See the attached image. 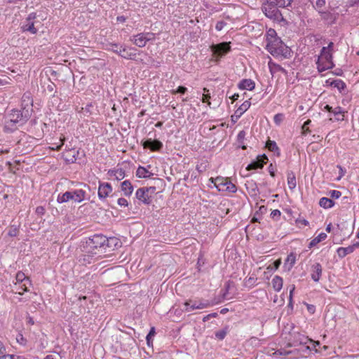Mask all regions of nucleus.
I'll list each match as a JSON object with an SVG mask.
<instances>
[{"label": "nucleus", "instance_id": "obj_1", "mask_svg": "<svg viewBox=\"0 0 359 359\" xmlns=\"http://www.w3.org/2000/svg\"><path fill=\"white\" fill-rule=\"evenodd\" d=\"M32 106L27 105L20 109H12L6 116V121L4 126V130L6 133L15 131L19 127L25 125L32 115Z\"/></svg>", "mask_w": 359, "mask_h": 359}, {"label": "nucleus", "instance_id": "obj_2", "mask_svg": "<svg viewBox=\"0 0 359 359\" xmlns=\"http://www.w3.org/2000/svg\"><path fill=\"white\" fill-rule=\"evenodd\" d=\"M266 49L274 57H290V48L283 42L280 37L268 42L266 45Z\"/></svg>", "mask_w": 359, "mask_h": 359}, {"label": "nucleus", "instance_id": "obj_3", "mask_svg": "<svg viewBox=\"0 0 359 359\" xmlns=\"http://www.w3.org/2000/svg\"><path fill=\"white\" fill-rule=\"evenodd\" d=\"M261 8L265 16L273 21L277 22H287L286 20L283 18L282 13L279 10L280 8L272 3L271 1L266 0L262 4Z\"/></svg>", "mask_w": 359, "mask_h": 359}, {"label": "nucleus", "instance_id": "obj_4", "mask_svg": "<svg viewBox=\"0 0 359 359\" xmlns=\"http://www.w3.org/2000/svg\"><path fill=\"white\" fill-rule=\"evenodd\" d=\"M86 195V191L81 189L68 191L62 194H58L57 197V202L59 203H63L72 200L75 203H79L84 201Z\"/></svg>", "mask_w": 359, "mask_h": 359}, {"label": "nucleus", "instance_id": "obj_5", "mask_svg": "<svg viewBox=\"0 0 359 359\" xmlns=\"http://www.w3.org/2000/svg\"><path fill=\"white\" fill-rule=\"evenodd\" d=\"M104 235L95 234L93 236L88 238V240L86 241V245L83 248L89 249L93 252L95 250L103 251V247H104Z\"/></svg>", "mask_w": 359, "mask_h": 359}, {"label": "nucleus", "instance_id": "obj_6", "mask_svg": "<svg viewBox=\"0 0 359 359\" xmlns=\"http://www.w3.org/2000/svg\"><path fill=\"white\" fill-rule=\"evenodd\" d=\"M213 55L218 59L226 55L231 50L230 42H222L210 46Z\"/></svg>", "mask_w": 359, "mask_h": 359}, {"label": "nucleus", "instance_id": "obj_7", "mask_svg": "<svg viewBox=\"0 0 359 359\" xmlns=\"http://www.w3.org/2000/svg\"><path fill=\"white\" fill-rule=\"evenodd\" d=\"M37 15L35 12L30 13L26 18L25 23L22 26L23 32H29L31 34H35L37 33V29L34 27V20L36 18Z\"/></svg>", "mask_w": 359, "mask_h": 359}, {"label": "nucleus", "instance_id": "obj_8", "mask_svg": "<svg viewBox=\"0 0 359 359\" xmlns=\"http://www.w3.org/2000/svg\"><path fill=\"white\" fill-rule=\"evenodd\" d=\"M104 247H103L104 252H110L115 249L121 246L120 240L114 236L107 238L104 236Z\"/></svg>", "mask_w": 359, "mask_h": 359}, {"label": "nucleus", "instance_id": "obj_9", "mask_svg": "<svg viewBox=\"0 0 359 359\" xmlns=\"http://www.w3.org/2000/svg\"><path fill=\"white\" fill-rule=\"evenodd\" d=\"M112 192V187L108 182H99L98 187V198L104 201L107 197L109 196V194Z\"/></svg>", "mask_w": 359, "mask_h": 359}, {"label": "nucleus", "instance_id": "obj_10", "mask_svg": "<svg viewBox=\"0 0 359 359\" xmlns=\"http://www.w3.org/2000/svg\"><path fill=\"white\" fill-rule=\"evenodd\" d=\"M267 161L268 157L265 154L259 155L255 161L248 165L246 170H252L262 168Z\"/></svg>", "mask_w": 359, "mask_h": 359}, {"label": "nucleus", "instance_id": "obj_11", "mask_svg": "<svg viewBox=\"0 0 359 359\" xmlns=\"http://www.w3.org/2000/svg\"><path fill=\"white\" fill-rule=\"evenodd\" d=\"M163 143L158 140L147 139L142 142L144 149H149L151 151H159L163 148Z\"/></svg>", "mask_w": 359, "mask_h": 359}, {"label": "nucleus", "instance_id": "obj_12", "mask_svg": "<svg viewBox=\"0 0 359 359\" xmlns=\"http://www.w3.org/2000/svg\"><path fill=\"white\" fill-rule=\"evenodd\" d=\"M137 49L134 47H128L123 45L121 48V54H117L120 57L127 60H135L137 56Z\"/></svg>", "mask_w": 359, "mask_h": 359}, {"label": "nucleus", "instance_id": "obj_13", "mask_svg": "<svg viewBox=\"0 0 359 359\" xmlns=\"http://www.w3.org/2000/svg\"><path fill=\"white\" fill-rule=\"evenodd\" d=\"M135 196L140 202L145 205H149L152 201L151 196L147 193V189H145V187L139 188L136 191Z\"/></svg>", "mask_w": 359, "mask_h": 359}, {"label": "nucleus", "instance_id": "obj_14", "mask_svg": "<svg viewBox=\"0 0 359 359\" xmlns=\"http://www.w3.org/2000/svg\"><path fill=\"white\" fill-rule=\"evenodd\" d=\"M191 301L189 300L184 302V305L185 308L184 309V311L186 312L191 311L194 309H203L205 308H208L210 306V302L206 300L203 302H200L199 304H196L194 302V304H191L190 302Z\"/></svg>", "mask_w": 359, "mask_h": 359}, {"label": "nucleus", "instance_id": "obj_15", "mask_svg": "<svg viewBox=\"0 0 359 359\" xmlns=\"http://www.w3.org/2000/svg\"><path fill=\"white\" fill-rule=\"evenodd\" d=\"M130 41L135 46L143 48L148 42V39L145 38L144 33H139L130 36Z\"/></svg>", "mask_w": 359, "mask_h": 359}, {"label": "nucleus", "instance_id": "obj_16", "mask_svg": "<svg viewBox=\"0 0 359 359\" xmlns=\"http://www.w3.org/2000/svg\"><path fill=\"white\" fill-rule=\"evenodd\" d=\"M96 254L97 253L95 252L85 248V254L80 256L79 261L83 265L90 264L95 259L94 255Z\"/></svg>", "mask_w": 359, "mask_h": 359}, {"label": "nucleus", "instance_id": "obj_17", "mask_svg": "<svg viewBox=\"0 0 359 359\" xmlns=\"http://www.w3.org/2000/svg\"><path fill=\"white\" fill-rule=\"evenodd\" d=\"M311 278L315 282H318L323 272L322 266L320 263H315L311 266Z\"/></svg>", "mask_w": 359, "mask_h": 359}, {"label": "nucleus", "instance_id": "obj_18", "mask_svg": "<svg viewBox=\"0 0 359 359\" xmlns=\"http://www.w3.org/2000/svg\"><path fill=\"white\" fill-rule=\"evenodd\" d=\"M240 90H252L255 88V83L250 79H242L238 84Z\"/></svg>", "mask_w": 359, "mask_h": 359}, {"label": "nucleus", "instance_id": "obj_19", "mask_svg": "<svg viewBox=\"0 0 359 359\" xmlns=\"http://www.w3.org/2000/svg\"><path fill=\"white\" fill-rule=\"evenodd\" d=\"M210 180L214 183L215 186L218 189L219 191H224L226 183L227 182L228 178L219 176L216 178H210Z\"/></svg>", "mask_w": 359, "mask_h": 359}, {"label": "nucleus", "instance_id": "obj_20", "mask_svg": "<svg viewBox=\"0 0 359 359\" xmlns=\"http://www.w3.org/2000/svg\"><path fill=\"white\" fill-rule=\"evenodd\" d=\"M318 13L320 14L322 20L327 21L329 24L334 23L336 18L334 13L328 11H323L322 10L319 11Z\"/></svg>", "mask_w": 359, "mask_h": 359}, {"label": "nucleus", "instance_id": "obj_21", "mask_svg": "<svg viewBox=\"0 0 359 359\" xmlns=\"http://www.w3.org/2000/svg\"><path fill=\"white\" fill-rule=\"evenodd\" d=\"M121 191L126 196H130L133 191V186L130 180H125L121 184Z\"/></svg>", "mask_w": 359, "mask_h": 359}, {"label": "nucleus", "instance_id": "obj_22", "mask_svg": "<svg viewBox=\"0 0 359 359\" xmlns=\"http://www.w3.org/2000/svg\"><path fill=\"white\" fill-rule=\"evenodd\" d=\"M153 175L152 172L142 166H139L136 170V176L138 178H151Z\"/></svg>", "mask_w": 359, "mask_h": 359}, {"label": "nucleus", "instance_id": "obj_23", "mask_svg": "<svg viewBox=\"0 0 359 359\" xmlns=\"http://www.w3.org/2000/svg\"><path fill=\"white\" fill-rule=\"evenodd\" d=\"M296 262V255L294 253H290L287 255V259L284 263V269L287 271H290Z\"/></svg>", "mask_w": 359, "mask_h": 359}, {"label": "nucleus", "instance_id": "obj_24", "mask_svg": "<svg viewBox=\"0 0 359 359\" xmlns=\"http://www.w3.org/2000/svg\"><path fill=\"white\" fill-rule=\"evenodd\" d=\"M287 184L290 189L293 190L297 186L296 177L293 171L290 170L287 172Z\"/></svg>", "mask_w": 359, "mask_h": 359}, {"label": "nucleus", "instance_id": "obj_25", "mask_svg": "<svg viewBox=\"0 0 359 359\" xmlns=\"http://www.w3.org/2000/svg\"><path fill=\"white\" fill-rule=\"evenodd\" d=\"M108 173L110 176H114L118 181L123 180L126 176L125 170L123 168L110 170Z\"/></svg>", "mask_w": 359, "mask_h": 359}, {"label": "nucleus", "instance_id": "obj_26", "mask_svg": "<svg viewBox=\"0 0 359 359\" xmlns=\"http://www.w3.org/2000/svg\"><path fill=\"white\" fill-rule=\"evenodd\" d=\"M122 44L119 43H108L105 45V50L112 51L116 54H121V48H122Z\"/></svg>", "mask_w": 359, "mask_h": 359}, {"label": "nucleus", "instance_id": "obj_27", "mask_svg": "<svg viewBox=\"0 0 359 359\" xmlns=\"http://www.w3.org/2000/svg\"><path fill=\"white\" fill-rule=\"evenodd\" d=\"M266 147L270 151L276 154V156H280V149L275 141L269 140L266 143Z\"/></svg>", "mask_w": 359, "mask_h": 359}, {"label": "nucleus", "instance_id": "obj_28", "mask_svg": "<svg viewBox=\"0 0 359 359\" xmlns=\"http://www.w3.org/2000/svg\"><path fill=\"white\" fill-rule=\"evenodd\" d=\"M283 278L279 276H275L271 281L274 290L279 292L283 287Z\"/></svg>", "mask_w": 359, "mask_h": 359}, {"label": "nucleus", "instance_id": "obj_29", "mask_svg": "<svg viewBox=\"0 0 359 359\" xmlns=\"http://www.w3.org/2000/svg\"><path fill=\"white\" fill-rule=\"evenodd\" d=\"M327 236L325 233H320V234H318V236L315 237L314 238H313L311 241V242L309 243V244L308 245L309 248L311 249V248H313L314 246H316L320 242L325 240Z\"/></svg>", "mask_w": 359, "mask_h": 359}, {"label": "nucleus", "instance_id": "obj_30", "mask_svg": "<svg viewBox=\"0 0 359 359\" xmlns=\"http://www.w3.org/2000/svg\"><path fill=\"white\" fill-rule=\"evenodd\" d=\"M335 203L330 198L323 197L319 201V205L325 209L331 208Z\"/></svg>", "mask_w": 359, "mask_h": 359}, {"label": "nucleus", "instance_id": "obj_31", "mask_svg": "<svg viewBox=\"0 0 359 359\" xmlns=\"http://www.w3.org/2000/svg\"><path fill=\"white\" fill-rule=\"evenodd\" d=\"M329 63L330 62H327L325 60L318 59L316 64L318 72H323L325 70L332 69L333 67H330V65Z\"/></svg>", "mask_w": 359, "mask_h": 359}, {"label": "nucleus", "instance_id": "obj_32", "mask_svg": "<svg viewBox=\"0 0 359 359\" xmlns=\"http://www.w3.org/2000/svg\"><path fill=\"white\" fill-rule=\"evenodd\" d=\"M250 102L248 100L245 101L235 111L237 117H240L244 114L250 107Z\"/></svg>", "mask_w": 359, "mask_h": 359}, {"label": "nucleus", "instance_id": "obj_33", "mask_svg": "<svg viewBox=\"0 0 359 359\" xmlns=\"http://www.w3.org/2000/svg\"><path fill=\"white\" fill-rule=\"evenodd\" d=\"M337 255L340 258L345 257L347 255L353 252V247L349 245L346 248H339L337 250Z\"/></svg>", "mask_w": 359, "mask_h": 359}, {"label": "nucleus", "instance_id": "obj_34", "mask_svg": "<svg viewBox=\"0 0 359 359\" xmlns=\"http://www.w3.org/2000/svg\"><path fill=\"white\" fill-rule=\"evenodd\" d=\"M330 85L337 88L341 93L346 88V83L341 79L333 80Z\"/></svg>", "mask_w": 359, "mask_h": 359}, {"label": "nucleus", "instance_id": "obj_35", "mask_svg": "<svg viewBox=\"0 0 359 359\" xmlns=\"http://www.w3.org/2000/svg\"><path fill=\"white\" fill-rule=\"evenodd\" d=\"M229 326L226 325L222 330H219L215 332V335L216 339H217L218 340H223L226 337V336L229 333Z\"/></svg>", "mask_w": 359, "mask_h": 359}, {"label": "nucleus", "instance_id": "obj_36", "mask_svg": "<svg viewBox=\"0 0 359 359\" xmlns=\"http://www.w3.org/2000/svg\"><path fill=\"white\" fill-rule=\"evenodd\" d=\"M344 111H343L341 107H337L333 109L332 114L336 116L337 121H343L344 120Z\"/></svg>", "mask_w": 359, "mask_h": 359}, {"label": "nucleus", "instance_id": "obj_37", "mask_svg": "<svg viewBox=\"0 0 359 359\" xmlns=\"http://www.w3.org/2000/svg\"><path fill=\"white\" fill-rule=\"evenodd\" d=\"M332 58H333V56H332V52H327V53H325L324 55L323 56H319L318 57V59H322L323 60H325L327 62H329L330 63V67H334V64L332 61Z\"/></svg>", "mask_w": 359, "mask_h": 359}, {"label": "nucleus", "instance_id": "obj_38", "mask_svg": "<svg viewBox=\"0 0 359 359\" xmlns=\"http://www.w3.org/2000/svg\"><path fill=\"white\" fill-rule=\"evenodd\" d=\"M277 37L278 36H277L276 32L273 29H269L266 36V43Z\"/></svg>", "mask_w": 359, "mask_h": 359}, {"label": "nucleus", "instance_id": "obj_39", "mask_svg": "<svg viewBox=\"0 0 359 359\" xmlns=\"http://www.w3.org/2000/svg\"><path fill=\"white\" fill-rule=\"evenodd\" d=\"M226 183V186L224 187V191H229L230 193H236L237 191L236 186L233 184L231 181L229 180H227V182Z\"/></svg>", "mask_w": 359, "mask_h": 359}, {"label": "nucleus", "instance_id": "obj_40", "mask_svg": "<svg viewBox=\"0 0 359 359\" xmlns=\"http://www.w3.org/2000/svg\"><path fill=\"white\" fill-rule=\"evenodd\" d=\"M8 236L11 237H15L19 233V228L18 226L11 225L8 230Z\"/></svg>", "mask_w": 359, "mask_h": 359}, {"label": "nucleus", "instance_id": "obj_41", "mask_svg": "<svg viewBox=\"0 0 359 359\" xmlns=\"http://www.w3.org/2000/svg\"><path fill=\"white\" fill-rule=\"evenodd\" d=\"M203 92H204V93L203 95L201 100L203 103H207L210 106L211 104V102H210V99L211 98V97H210V94L208 93L209 90L207 89L206 88H204Z\"/></svg>", "mask_w": 359, "mask_h": 359}, {"label": "nucleus", "instance_id": "obj_42", "mask_svg": "<svg viewBox=\"0 0 359 359\" xmlns=\"http://www.w3.org/2000/svg\"><path fill=\"white\" fill-rule=\"evenodd\" d=\"M155 333H156L155 328L151 327L149 332L148 333V334L146 337L147 344L149 346H152V344H153L152 337L154 336Z\"/></svg>", "mask_w": 359, "mask_h": 359}, {"label": "nucleus", "instance_id": "obj_43", "mask_svg": "<svg viewBox=\"0 0 359 359\" xmlns=\"http://www.w3.org/2000/svg\"><path fill=\"white\" fill-rule=\"evenodd\" d=\"M257 278H255V277H250L249 278L246 279L245 280V285L246 287H252L253 286H255V285H257Z\"/></svg>", "mask_w": 359, "mask_h": 359}, {"label": "nucleus", "instance_id": "obj_44", "mask_svg": "<svg viewBox=\"0 0 359 359\" xmlns=\"http://www.w3.org/2000/svg\"><path fill=\"white\" fill-rule=\"evenodd\" d=\"M285 118V116L283 114H281V113H279V114H276L274 116H273V121L274 123L279 126L282 122L284 120Z\"/></svg>", "mask_w": 359, "mask_h": 359}, {"label": "nucleus", "instance_id": "obj_45", "mask_svg": "<svg viewBox=\"0 0 359 359\" xmlns=\"http://www.w3.org/2000/svg\"><path fill=\"white\" fill-rule=\"evenodd\" d=\"M325 0H317L316 1V4L313 5V8L319 12V11H321V8L325 6Z\"/></svg>", "mask_w": 359, "mask_h": 359}, {"label": "nucleus", "instance_id": "obj_46", "mask_svg": "<svg viewBox=\"0 0 359 359\" xmlns=\"http://www.w3.org/2000/svg\"><path fill=\"white\" fill-rule=\"evenodd\" d=\"M93 107L92 103H88L86 107H82L81 110L85 116H89L91 114V108Z\"/></svg>", "mask_w": 359, "mask_h": 359}, {"label": "nucleus", "instance_id": "obj_47", "mask_svg": "<svg viewBox=\"0 0 359 359\" xmlns=\"http://www.w3.org/2000/svg\"><path fill=\"white\" fill-rule=\"evenodd\" d=\"M299 350L302 351V356H306L308 354H309L311 348L309 346L302 345L301 346Z\"/></svg>", "mask_w": 359, "mask_h": 359}, {"label": "nucleus", "instance_id": "obj_48", "mask_svg": "<svg viewBox=\"0 0 359 359\" xmlns=\"http://www.w3.org/2000/svg\"><path fill=\"white\" fill-rule=\"evenodd\" d=\"M246 133L245 130H241L237 135V142L238 144L244 143L245 139Z\"/></svg>", "mask_w": 359, "mask_h": 359}, {"label": "nucleus", "instance_id": "obj_49", "mask_svg": "<svg viewBox=\"0 0 359 359\" xmlns=\"http://www.w3.org/2000/svg\"><path fill=\"white\" fill-rule=\"evenodd\" d=\"M187 91V88L184 86H180L177 89L172 90L171 93L175 95L177 93L184 94Z\"/></svg>", "mask_w": 359, "mask_h": 359}, {"label": "nucleus", "instance_id": "obj_50", "mask_svg": "<svg viewBox=\"0 0 359 359\" xmlns=\"http://www.w3.org/2000/svg\"><path fill=\"white\" fill-rule=\"evenodd\" d=\"M27 277L25 276V273L22 271H18L16 274V280L19 283H22Z\"/></svg>", "mask_w": 359, "mask_h": 359}, {"label": "nucleus", "instance_id": "obj_51", "mask_svg": "<svg viewBox=\"0 0 359 359\" xmlns=\"http://www.w3.org/2000/svg\"><path fill=\"white\" fill-rule=\"evenodd\" d=\"M16 290L17 291L15 292V293L20 295H22L24 293V292L28 291L27 287L25 284L19 285L18 287L16 288Z\"/></svg>", "mask_w": 359, "mask_h": 359}, {"label": "nucleus", "instance_id": "obj_52", "mask_svg": "<svg viewBox=\"0 0 359 359\" xmlns=\"http://www.w3.org/2000/svg\"><path fill=\"white\" fill-rule=\"evenodd\" d=\"M331 198L337 199L341 196V192L337 190H331L329 192Z\"/></svg>", "mask_w": 359, "mask_h": 359}, {"label": "nucleus", "instance_id": "obj_53", "mask_svg": "<svg viewBox=\"0 0 359 359\" xmlns=\"http://www.w3.org/2000/svg\"><path fill=\"white\" fill-rule=\"evenodd\" d=\"M233 284L232 282H227L226 284H225V292L223 293V298L224 299H229L228 297V292L229 290L231 289V285Z\"/></svg>", "mask_w": 359, "mask_h": 359}, {"label": "nucleus", "instance_id": "obj_54", "mask_svg": "<svg viewBox=\"0 0 359 359\" xmlns=\"http://www.w3.org/2000/svg\"><path fill=\"white\" fill-rule=\"evenodd\" d=\"M271 217L275 220H278L280 215H281V212L279 210H273L271 212Z\"/></svg>", "mask_w": 359, "mask_h": 359}, {"label": "nucleus", "instance_id": "obj_55", "mask_svg": "<svg viewBox=\"0 0 359 359\" xmlns=\"http://www.w3.org/2000/svg\"><path fill=\"white\" fill-rule=\"evenodd\" d=\"M35 213L39 216L41 217L45 215L46 210L43 206H38L35 210Z\"/></svg>", "mask_w": 359, "mask_h": 359}, {"label": "nucleus", "instance_id": "obj_56", "mask_svg": "<svg viewBox=\"0 0 359 359\" xmlns=\"http://www.w3.org/2000/svg\"><path fill=\"white\" fill-rule=\"evenodd\" d=\"M226 25V22H224L223 20H220L217 22V24L215 25V29L217 31H221Z\"/></svg>", "mask_w": 359, "mask_h": 359}, {"label": "nucleus", "instance_id": "obj_57", "mask_svg": "<svg viewBox=\"0 0 359 359\" xmlns=\"http://www.w3.org/2000/svg\"><path fill=\"white\" fill-rule=\"evenodd\" d=\"M118 205L126 207L128 205V201L124 198H119L117 201Z\"/></svg>", "mask_w": 359, "mask_h": 359}, {"label": "nucleus", "instance_id": "obj_58", "mask_svg": "<svg viewBox=\"0 0 359 359\" xmlns=\"http://www.w3.org/2000/svg\"><path fill=\"white\" fill-rule=\"evenodd\" d=\"M218 314L217 313H211L203 318V322L208 321L211 318H216L217 317Z\"/></svg>", "mask_w": 359, "mask_h": 359}, {"label": "nucleus", "instance_id": "obj_59", "mask_svg": "<svg viewBox=\"0 0 359 359\" xmlns=\"http://www.w3.org/2000/svg\"><path fill=\"white\" fill-rule=\"evenodd\" d=\"M65 141V137H63V138H61V137H60V142H61V143H60V144L57 145V146H55V147H52L51 149H52L53 150L60 151V150L61 149V148H62V145L64 144Z\"/></svg>", "mask_w": 359, "mask_h": 359}, {"label": "nucleus", "instance_id": "obj_60", "mask_svg": "<svg viewBox=\"0 0 359 359\" xmlns=\"http://www.w3.org/2000/svg\"><path fill=\"white\" fill-rule=\"evenodd\" d=\"M268 170H269V172L270 174V175L271 177H274L275 176V167L273 165L272 163H271L269 167H268Z\"/></svg>", "mask_w": 359, "mask_h": 359}, {"label": "nucleus", "instance_id": "obj_61", "mask_svg": "<svg viewBox=\"0 0 359 359\" xmlns=\"http://www.w3.org/2000/svg\"><path fill=\"white\" fill-rule=\"evenodd\" d=\"M145 38L148 39V41L154 39V34L152 32H143Z\"/></svg>", "mask_w": 359, "mask_h": 359}, {"label": "nucleus", "instance_id": "obj_62", "mask_svg": "<svg viewBox=\"0 0 359 359\" xmlns=\"http://www.w3.org/2000/svg\"><path fill=\"white\" fill-rule=\"evenodd\" d=\"M15 355H10V354H1L0 356V359H15Z\"/></svg>", "mask_w": 359, "mask_h": 359}, {"label": "nucleus", "instance_id": "obj_63", "mask_svg": "<svg viewBox=\"0 0 359 359\" xmlns=\"http://www.w3.org/2000/svg\"><path fill=\"white\" fill-rule=\"evenodd\" d=\"M280 264H281V261H280V259H277V260H276V261L273 263V268H272V269H273L274 270H277V269L279 268V266H280Z\"/></svg>", "mask_w": 359, "mask_h": 359}, {"label": "nucleus", "instance_id": "obj_64", "mask_svg": "<svg viewBox=\"0 0 359 359\" xmlns=\"http://www.w3.org/2000/svg\"><path fill=\"white\" fill-rule=\"evenodd\" d=\"M126 18L123 15H120L116 18V21L118 22L123 23L126 22Z\"/></svg>", "mask_w": 359, "mask_h": 359}]
</instances>
